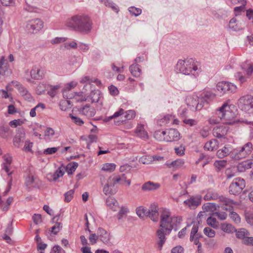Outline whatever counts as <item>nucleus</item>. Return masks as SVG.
I'll list each match as a JSON object with an SVG mask.
<instances>
[{
	"label": "nucleus",
	"mask_w": 253,
	"mask_h": 253,
	"mask_svg": "<svg viewBox=\"0 0 253 253\" xmlns=\"http://www.w3.org/2000/svg\"><path fill=\"white\" fill-rule=\"evenodd\" d=\"M181 221L179 216L172 215L169 210L163 209L160 211V224L156 234L158 239V247L161 250L166 241V236L169 235L172 229L177 230Z\"/></svg>",
	"instance_id": "nucleus-1"
},
{
	"label": "nucleus",
	"mask_w": 253,
	"mask_h": 253,
	"mask_svg": "<svg viewBox=\"0 0 253 253\" xmlns=\"http://www.w3.org/2000/svg\"><path fill=\"white\" fill-rule=\"evenodd\" d=\"M175 69L177 72L186 75H193L197 76L201 72V69L198 64L192 58L179 60Z\"/></svg>",
	"instance_id": "nucleus-2"
},
{
	"label": "nucleus",
	"mask_w": 253,
	"mask_h": 253,
	"mask_svg": "<svg viewBox=\"0 0 253 253\" xmlns=\"http://www.w3.org/2000/svg\"><path fill=\"white\" fill-rule=\"evenodd\" d=\"M67 25L69 27L76 28L84 33L89 32L92 29L91 20L86 15H79L72 17Z\"/></svg>",
	"instance_id": "nucleus-3"
},
{
	"label": "nucleus",
	"mask_w": 253,
	"mask_h": 253,
	"mask_svg": "<svg viewBox=\"0 0 253 253\" xmlns=\"http://www.w3.org/2000/svg\"><path fill=\"white\" fill-rule=\"evenodd\" d=\"M233 109V106L231 107L224 103L217 111L216 114L223 124L231 125L239 122L238 114Z\"/></svg>",
	"instance_id": "nucleus-4"
},
{
	"label": "nucleus",
	"mask_w": 253,
	"mask_h": 253,
	"mask_svg": "<svg viewBox=\"0 0 253 253\" xmlns=\"http://www.w3.org/2000/svg\"><path fill=\"white\" fill-rule=\"evenodd\" d=\"M187 106L192 110H200L208 102L204 97L199 98L195 95L187 96L185 99Z\"/></svg>",
	"instance_id": "nucleus-5"
},
{
	"label": "nucleus",
	"mask_w": 253,
	"mask_h": 253,
	"mask_svg": "<svg viewBox=\"0 0 253 253\" xmlns=\"http://www.w3.org/2000/svg\"><path fill=\"white\" fill-rule=\"evenodd\" d=\"M100 183L103 187V192L106 195H112L117 192L116 182L114 179V175L110 176L107 179L102 177L100 178Z\"/></svg>",
	"instance_id": "nucleus-6"
},
{
	"label": "nucleus",
	"mask_w": 253,
	"mask_h": 253,
	"mask_svg": "<svg viewBox=\"0 0 253 253\" xmlns=\"http://www.w3.org/2000/svg\"><path fill=\"white\" fill-rule=\"evenodd\" d=\"M238 107L242 111L249 114L253 113V96H244L240 97L238 101Z\"/></svg>",
	"instance_id": "nucleus-7"
},
{
	"label": "nucleus",
	"mask_w": 253,
	"mask_h": 253,
	"mask_svg": "<svg viewBox=\"0 0 253 253\" xmlns=\"http://www.w3.org/2000/svg\"><path fill=\"white\" fill-rule=\"evenodd\" d=\"M253 150V145L251 142L246 143L243 146L234 149L232 154L236 159H241L246 158L250 154Z\"/></svg>",
	"instance_id": "nucleus-8"
},
{
	"label": "nucleus",
	"mask_w": 253,
	"mask_h": 253,
	"mask_svg": "<svg viewBox=\"0 0 253 253\" xmlns=\"http://www.w3.org/2000/svg\"><path fill=\"white\" fill-rule=\"evenodd\" d=\"M245 181L243 179H235L229 186L230 194L234 195L240 194L245 187Z\"/></svg>",
	"instance_id": "nucleus-9"
},
{
	"label": "nucleus",
	"mask_w": 253,
	"mask_h": 253,
	"mask_svg": "<svg viewBox=\"0 0 253 253\" xmlns=\"http://www.w3.org/2000/svg\"><path fill=\"white\" fill-rule=\"evenodd\" d=\"M26 27L29 33L36 34L43 27V22L39 19H32L27 22Z\"/></svg>",
	"instance_id": "nucleus-10"
},
{
	"label": "nucleus",
	"mask_w": 253,
	"mask_h": 253,
	"mask_svg": "<svg viewBox=\"0 0 253 253\" xmlns=\"http://www.w3.org/2000/svg\"><path fill=\"white\" fill-rule=\"evenodd\" d=\"M216 89L221 95H223L227 92H235L237 89V86L235 84L229 82H221L217 84Z\"/></svg>",
	"instance_id": "nucleus-11"
},
{
	"label": "nucleus",
	"mask_w": 253,
	"mask_h": 253,
	"mask_svg": "<svg viewBox=\"0 0 253 253\" xmlns=\"http://www.w3.org/2000/svg\"><path fill=\"white\" fill-rule=\"evenodd\" d=\"M180 138V133L176 129H169L166 131V137L164 138V141L167 142L177 141Z\"/></svg>",
	"instance_id": "nucleus-12"
},
{
	"label": "nucleus",
	"mask_w": 253,
	"mask_h": 253,
	"mask_svg": "<svg viewBox=\"0 0 253 253\" xmlns=\"http://www.w3.org/2000/svg\"><path fill=\"white\" fill-rule=\"evenodd\" d=\"M159 213L158 206L157 204H152L147 211V216L149 217L153 221L157 222L159 219Z\"/></svg>",
	"instance_id": "nucleus-13"
},
{
	"label": "nucleus",
	"mask_w": 253,
	"mask_h": 253,
	"mask_svg": "<svg viewBox=\"0 0 253 253\" xmlns=\"http://www.w3.org/2000/svg\"><path fill=\"white\" fill-rule=\"evenodd\" d=\"M98 239L105 244H108L110 241V234L102 228H98L97 230Z\"/></svg>",
	"instance_id": "nucleus-14"
},
{
	"label": "nucleus",
	"mask_w": 253,
	"mask_h": 253,
	"mask_svg": "<svg viewBox=\"0 0 253 253\" xmlns=\"http://www.w3.org/2000/svg\"><path fill=\"white\" fill-rule=\"evenodd\" d=\"M25 137V132L24 130L22 128H19L13 139L14 145L16 147H19L21 142L24 139Z\"/></svg>",
	"instance_id": "nucleus-15"
},
{
	"label": "nucleus",
	"mask_w": 253,
	"mask_h": 253,
	"mask_svg": "<svg viewBox=\"0 0 253 253\" xmlns=\"http://www.w3.org/2000/svg\"><path fill=\"white\" fill-rule=\"evenodd\" d=\"M134 132L135 135L140 138L145 140L148 139V133L145 129L144 125L142 124H138Z\"/></svg>",
	"instance_id": "nucleus-16"
},
{
	"label": "nucleus",
	"mask_w": 253,
	"mask_h": 253,
	"mask_svg": "<svg viewBox=\"0 0 253 253\" xmlns=\"http://www.w3.org/2000/svg\"><path fill=\"white\" fill-rule=\"evenodd\" d=\"M202 201L201 196L197 195L193 196L184 201V203L189 207H197L199 206Z\"/></svg>",
	"instance_id": "nucleus-17"
},
{
	"label": "nucleus",
	"mask_w": 253,
	"mask_h": 253,
	"mask_svg": "<svg viewBox=\"0 0 253 253\" xmlns=\"http://www.w3.org/2000/svg\"><path fill=\"white\" fill-rule=\"evenodd\" d=\"M79 112L80 114L85 116L86 118H90L95 115L96 111L94 108L85 105L79 110Z\"/></svg>",
	"instance_id": "nucleus-18"
},
{
	"label": "nucleus",
	"mask_w": 253,
	"mask_h": 253,
	"mask_svg": "<svg viewBox=\"0 0 253 253\" xmlns=\"http://www.w3.org/2000/svg\"><path fill=\"white\" fill-rule=\"evenodd\" d=\"M64 174L63 169L59 167L53 173H49L47 179L49 181H56L59 177H62Z\"/></svg>",
	"instance_id": "nucleus-19"
},
{
	"label": "nucleus",
	"mask_w": 253,
	"mask_h": 253,
	"mask_svg": "<svg viewBox=\"0 0 253 253\" xmlns=\"http://www.w3.org/2000/svg\"><path fill=\"white\" fill-rule=\"evenodd\" d=\"M160 186V184L158 183L148 181L145 183L142 186L141 189L144 191H151L157 190L159 188Z\"/></svg>",
	"instance_id": "nucleus-20"
},
{
	"label": "nucleus",
	"mask_w": 253,
	"mask_h": 253,
	"mask_svg": "<svg viewBox=\"0 0 253 253\" xmlns=\"http://www.w3.org/2000/svg\"><path fill=\"white\" fill-rule=\"evenodd\" d=\"M219 143L216 139H212L205 143L204 149L209 151H213L218 148Z\"/></svg>",
	"instance_id": "nucleus-21"
},
{
	"label": "nucleus",
	"mask_w": 253,
	"mask_h": 253,
	"mask_svg": "<svg viewBox=\"0 0 253 253\" xmlns=\"http://www.w3.org/2000/svg\"><path fill=\"white\" fill-rule=\"evenodd\" d=\"M114 179L116 183L121 184H126L127 186H129L131 183L130 179H127L126 177L125 174H122L120 175H114Z\"/></svg>",
	"instance_id": "nucleus-22"
},
{
	"label": "nucleus",
	"mask_w": 253,
	"mask_h": 253,
	"mask_svg": "<svg viewBox=\"0 0 253 253\" xmlns=\"http://www.w3.org/2000/svg\"><path fill=\"white\" fill-rule=\"evenodd\" d=\"M227 130L221 126H216L213 129V135L217 138H221L225 135Z\"/></svg>",
	"instance_id": "nucleus-23"
},
{
	"label": "nucleus",
	"mask_w": 253,
	"mask_h": 253,
	"mask_svg": "<svg viewBox=\"0 0 253 253\" xmlns=\"http://www.w3.org/2000/svg\"><path fill=\"white\" fill-rule=\"evenodd\" d=\"M232 151L228 145H225L216 152V156L219 158H223L228 156Z\"/></svg>",
	"instance_id": "nucleus-24"
},
{
	"label": "nucleus",
	"mask_w": 253,
	"mask_h": 253,
	"mask_svg": "<svg viewBox=\"0 0 253 253\" xmlns=\"http://www.w3.org/2000/svg\"><path fill=\"white\" fill-rule=\"evenodd\" d=\"M220 229L224 232L228 234L233 233L236 231V229L233 225L226 222L221 224Z\"/></svg>",
	"instance_id": "nucleus-25"
},
{
	"label": "nucleus",
	"mask_w": 253,
	"mask_h": 253,
	"mask_svg": "<svg viewBox=\"0 0 253 253\" xmlns=\"http://www.w3.org/2000/svg\"><path fill=\"white\" fill-rule=\"evenodd\" d=\"M26 182L28 185H31L33 187H39L41 185V181L39 179L33 175L27 178Z\"/></svg>",
	"instance_id": "nucleus-26"
},
{
	"label": "nucleus",
	"mask_w": 253,
	"mask_h": 253,
	"mask_svg": "<svg viewBox=\"0 0 253 253\" xmlns=\"http://www.w3.org/2000/svg\"><path fill=\"white\" fill-rule=\"evenodd\" d=\"M107 206L114 211H116L119 208L118 202L112 197H109L106 200Z\"/></svg>",
	"instance_id": "nucleus-27"
},
{
	"label": "nucleus",
	"mask_w": 253,
	"mask_h": 253,
	"mask_svg": "<svg viewBox=\"0 0 253 253\" xmlns=\"http://www.w3.org/2000/svg\"><path fill=\"white\" fill-rule=\"evenodd\" d=\"M18 89L20 94L25 99L29 101L32 100L33 98L31 93L23 86L22 85H18Z\"/></svg>",
	"instance_id": "nucleus-28"
},
{
	"label": "nucleus",
	"mask_w": 253,
	"mask_h": 253,
	"mask_svg": "<svg viewBox=\"0 0 253 253\" xmlns=\"http://www.w3.org/2000/svg\"><path fill=\"white\" fill-rule=\"evenodd\" d=\"M184 164V161L182 159H177L170 163L167 164L169 168H172L174 169H177L182 167Z\"/></svg>",
	"instance_id": "nucleus-29"
},
{
	"label": "nucleus",
	"mask_w": 253,
	"mask_h": 253,
	"mask_svg": "<svg viewBox=\"0 0 253 253\" xmlns=\"http://www.w3.org/2000/svg\"><path fill=\"white\" fill-rule=\"evenodd\" d=\"M219 198L218 194L212 189H208L206 191V193L204 196V199L205 201L214 200Z\"/></svg>",
	"instance_id": "nucleus-30"
},
{
	"label": "nucleus",
	"mask_w": 253,
	"mask_h": 253,
	"mask_svg": "<svg viewBox=\"0 0 253 253\" xmlns=\"http://www.w3.org/2000/svg\"><path fill=\"white\" fill-rule=\"evenodd\" d=\"M225 210L229 211V217L234 223L239 224L241 222V217L237 213L227 208Z\"/></svg>",
	"instance_id": "nucleus-31"
},
{
	"label": "nucleus",
	"mask_w": 253,
	"mask_h": 253,
	"mask_svg": "<svg viewBox=\"0 0 253 253\" xmlns=\"http://www.w3.org/2000/svg\"><path fill=\"white\" fill-rule=\"evenodd\" d=\"M129 71L132 75L135 77H139L141 74V70L138 65L134 63L129 67Z\"/></svg>",
	"instance_id": "nucleus-32"
},
{
	"label": "nucleus",
	"mask_w": 253,
	"mask_h": 253,
	"mask_svg": "<svg viewBox=\"0 0 253 253\" xmlns=\"http://www.w3.org/2000/svg\"><path fill=\"white\" fill-rule=\"evenodd\" d=\"M62 225L61 222H56L55 225L49 229L48 232L51 236L56 235L62 229Z\"/></svg>",
	"instance_id": "nucleus-33"
},
{
	"label": "nucleus",
	"mask_w": 253,
	"mask_h": 253,
	"mask_svg": "<svg viewBox=\"0 0 253 253\" xmlns=\"http://www.w3.org/2000/svg\"><path fill=\"white\" fill-rule=\"evenodd\" d=\"M116 168V164L114 163H105L102 165L101 167V170L106 172H112Z\"/></svg>",
	"instance_id": "nucleus-34"
},
{
	"label": "nucleus",
	"mask_w": 253,
	"mask_h": 253,
	"mask_svg": "<svg viewBox=\"0 0 253 253\" xmlns=\"http://www.w3.org/2000/svg\"><path fill=\"white\" fill-rule=\"evenodd\" d=\"M73 97L78 102L86 101L87 99L88 96L83 91L79 92H75Z\"/></svg>",
	"instance_id": "nucleus-35"
},
{
	"label": "nucleus",
	"mask_w": 253,
	"mask_h": 253,
	"mask_svg": "<svg viewBox=\"0 0 253 253\" xmlns=\"http://www.w3.org/2000/svg\"><path fill=\"white\" fill-rule=\"evenodd\" d=\"M202 209L204 212H213L216 210L217 208L215 204L212 203H207L203 205Z\"/></svg>",
	"instance_id": "nucleus-36"
},
{
	"label": "nucleus",
	"mask_w": 253,
	"mask_h": 253,
	"mask_svg": "<svg viewBox=\"0 0 253 253\" xmlns=\"http://www.w3.org/2000/svg\"><path fill=\"white\" fill-rule=\"evenodd\" d=\"M47 87L48 89V94L51 97H53L56 94L58 89L61 87V85L60 84L48 85Z\"/></svg>",
	"instance_id": "nucleus-37"
},
{
	"label": "nucleus",
	"mask_w": 253,
	"mask_h": 253,
	"mask_svg": "<svg viewBox=\"0 0 253 253\" xmlns=\"http://www.w3.org/2000/svg\"><path fill=\"white\" fill-rule=\"evenodd\" d=\"M219 201L225 206L232 207L233 205H237L238 203L232 200L223 196L219 197Z\"/></svg>",
	"instance_id": "nucleus-38"
},
{
	"label": "nucleus",
	"mask_w": 253,
	"mask_h": 253,
	"mask_svg": "<svg viewBox=\"0 0 253 253\" xmlns=\"http://www.w3.org/2000/svg\"><path fill=\"white\" fill-rule=\"evenodd\" d=\"M12 134V131L8 126H0V136L4 138H6Z\"/></svg>",
	"instance_id": "nucleus-39"
},
{
	"label": "nucleus",
	"mask_w": 253,
	"mask_h": 253,
	"mask_svg": "<svg viewBox=\"0 0 253 253\" xmlns=\"http://www.w3.org/2000/svg\"><path fill=\"white\" fill-rule=\"evenodd\" d=\"M206 222L209 226L214 229H217L218 227V222L215 218L211 216L207 219Z\"/></svg>",
	"instance_id": "nucleus-40"
},
{
	"label": "nucleus",
	"mask_w": 253,
	"mask_h": 253,
	"mask_svg": "<svg viewBox=\"0 0 253 253\" xmlns=\"http://www.w3.org/2000/svg\"><path fill=\"white\" fill-rule=\"evenodd\" d=\"M78 164L76 162L70 163L66 167V171L68 174H72L76 169Z\"/></svg>",
	"instance_id": "nucleus-41"
},
{
	"label": "nucleus",
	"mask_w": 253,
	"mask_h": 253,
	"mask_svg": "<svg viewBox=\"0 0 253 253\" xmlns=\"http://www.w3.org/2000/svg\"><path fill=\"white\" fill-rule=\"evenodd\" d=\"M40 72L41 70L39 68H33L30 72V75L32 79L39 80L42 78V75L40 74Z\"/></svg>",
	"instance_id": "nucleus-42"
},
{
	"label": "nucleus",
	"mask_w": 253,
	"mask_h": 253,
	"mask_svg": "<svg viewBox=\"0 0 253 253\" xmlns=\"http://www.w3.org/2000/svg\"><path fill=\"white\" fill-rule=\"evenodd\" d=\"M147 210L142 206L139 207L136 209L137 215L140 218H143L147 215Z\"/></svg>",
	"instance_id": "nucleus-43"
},
{
	"label": "nucleus",
	"mask_w": 253,
	"mask_h": 253,
	"mask_svg": "<svg viewBox=\"0 0 253 253\" xmlns=\"http://www.w3.org/2000/svg\"><path fill=\"white\" fill-rule=\"evenodd\" d=\"M226 165L227 161L226 160H216L214 163V166L218 170L223 169Z\"/></svg>",
	"instance_id": "nucleus-44"
},
{
	"label": "nucleus",
	"mask_w": 253,
	"mask_h": 253,
	"mask_svg": "<svg viewBox=\"0 0 253 253\" xmlns=\"http://www.w3.org/2000/svg\"><path fill=\"white\" fill-rule=\"evenodd\" d=\"M237 238L244 239L249 235V232L245 229H241L236 234Z\"/></svg>",
	"instance_id": "nucleus-45"
},
{
	"label": "nucleus",
	"mask_w": 253,
	"mask_h": 253,
	"mask_svg": "<svg viewBox=\"0 0 253 253\" xmlns=\"http://www.w3.org/2000/svg\"><path fill=\"white\" fill-rule=\"evenodd\" d=\"M204 234L209 238H213L215 236V231L209 227H206L203 230Z\"/></svg>",
	"instance_id": "nucleus-46"
},
{
	"label": "nucleus",
	"mask_w": 253,
	"mask_h": 253,
	"mask_svg": "<svg viewBox=\"0 0 253 253\" xmlns=\"http://www.w3.org/2000/svg\"><path fill=\"white\" fill-rule=\"evenodd\" d=\"M155 138L159 140H164V138L166 137V131L158 130L154 133Z\"/></svg>",
	"instance_id": "nucleus-47"
},
{
	"label": "nucleus",
	"mask_w": 253,
	"mask_h": 253,
	"mask_svg": "<svg viewBox=\"0 0 253 253\" xmlns=\"http://www.w3.org/2000/svg\"><path fill=\"white\" fill-rule=\"evenodd\" d=\"M78 47V43L75 41L67 42L64 43V47L68 49H76Z\"/></svg>",
	"instance_id": "nucleus-48"
},
{
	"label": "nucleus",
	"mask_w": 253,
	"mask_h": 253,
	"mask_svg": "<svg viewBox=\"0 0 253 253\" xmlns=\"http://www.w3.org/2000/svg\"><path fill=\"white\" fill-rule=\"evenodd\" d=\"M237 21L236 18H232L231 19L229 23V27L232 29L234 31H236L239 30V27L238 25V24L237 23Z\"/></svg>",
	"instance_id": "nucleus-49"
},
{
	"label": "nucleus",
	"mask_w": 253,
	"mask_h": 253,
	"mask_svg": "<svg viewBox=\"0 0 253 253\" xmlns=\"http://www.w3.org/2000/svg\"><path fill=\"white\" fill-rule=\"evenodd\" d=\"M67 39L65 37H56L50 41V43L52 44H58L65 42Z\"/></svg>",
	"instance_id": "nucleus-50"
},
{
	"label": "nucleus",
	"mask_w": 253,
	"mask_h": 253,
	"mask_svg": "<svg viewBox=\"0 0 253 253\" xmlns=\"http://www.w3.org/2000/svg\"><path fill=\"white\" fill-rule=\"evenodd\" d=\"M236 80L238 81L241 84H243L247 81V78L244 76L241 72H238L235 75Z\"/></svg>",
	"instance_id": "nucleus-51"
},
{
	"label": "nucleus",
	"mask_w": 253,
	"mask_h": 253,
	"mask_svg": "<svg viewBox=\"0 0 253 253\" xmlns=\"http://www.w3.org/2000/svg\"><path fill=\"white\" fill-rule=\"evenodd\" d=\"M128 11L133 15L137 16L139 15L142 12L141 9L135 7L134 6H131L128 8Z\"/></svg>",
	"instance_id": "nucleus-52"
},
{
	"label": "nucleus",
	"mask_w": 253,
	"mask_h": 253,
	"mask_svg": "<svg viewBox=\"0 0 253 253\" xmlns=\"http://www.w3.org/2000/svg\"><path fill=\"white\" fill-rule=\"evenodd\" d=\"M128 212V209L127 207L123 206L121 208L118 215V219L122 218L124 215L126 214Z\"/></svg>",
	"instance_id": "nucleus-53"
},
{
	"label": "nucleus",
	"mask_w": 253,
	"mask_h": 253,
	"mask_svg": "<svg viewBox=\"0 0 253 253\" xmlns=\"http://www.w3.org/2000/svg\"><path fill=\"white\" fill-rule=\"evenodd\" d=\"M183 122L184 124L190 126H193L198 124V121L195 119L186 118L183 120Z\"/></svg>",
	"instance_id": "nucleus-54"
},
{
	"label": "nucleus",
	"mask_w": 253,
	"mask_h": 253,
	"mask_svg": "<svg viewBox=\"0 0 253 253\" xmlns=\"http://www.w3.org/2000/svg\"><path fill=\"white\" fill-rule=\"evenodd\" d=\"M59 149V147L48 148L44 150L43 154L44 155H51L55 154Z\"/></svg>",
	"instance_id": "nucleus-55"
},
{
	"label": "nucleus",
	"mask_w": 253,
	"mask_h": 253,
	"mask_svg": "<svg viewBox=\"0 0 253 253\" xmlns=\"http://www.w3.org/2000/svg\"><path fill=\"white\" fill-rule=\"evenodd\" d=\"M136 113L134 110H128L125 112V117L126 120H132L135 117Z\"/></svg>",
	"instance_id": "nucleus-56"
},
{
	"label": "nucleus",
	"mask_w": 253,
	"mask_h": 253,
	"mask_svg": "<svg viewBox=\"0 0 253 253\" xmlns=\"http://www.w3.org/2000/svg\"><path fill=\"white\" fill-rule=\"evenodd\" d=\"M202 236L200 234H197L196 236L193 237V239H190V241L193 242L195 245L198 246V248L199 250L202 246L201 243L199 242V239Z\"/></svg>",
	"instance_id": "nucleus-57"
},
{
	"label": "nucleus",
	"mask_w": 253,
	"mask_h": 253,
	"mask_svg": "<svg viewBox=\"0 0 253 253\" xmlns=\"http://www.w3.org/2000/svg\"><path fill=\"white\" fill-rule=\"evenodd\" d=\"M24 121L21 119L14 120L9 122V125L13 127H16L17 126H20L23 124Z\"/></svg>",
	"instance_id": "nucleus-58"
},
{
	"label": "nucleus",
	"mask_w": 253,
	"mask_h": 253,
	"mask_svg": "<svg viewBox=\"0 0 253 253\" xmlns=\"http://www.w3.org/2000/svg\"><path fill=\"white\" fill-rule=\"evenodd\" d=\"M174 150L177 155L183 156L185 153V147L184 145H181L177 147H175Z\"/></svg>",
	"instance_id": "nucleus-59"
},
{
	"label": "nucleus",
	"mask_w": 253,
	"mask_h": 253,
	"mask_svg": "<svg viewBox=\"0 0 253 253\" xmlns=\"http://www.w3.org/2000/svg\"><path fill=\"white\" fill-rule=\"evenodd\" d=\"M2 5L4 6H14L15 5V0H0Z\"/></svg>",
	"instance_id": "nucleus-60"
},
{
	"label": "nucleus",
	"mask_w": 253,
	"mask_h": 253,
	"mask_svg": "<svg viewBox=\"0 0 253 253\" xmlns=\"http://www.w3.org/2000/svg\"><path fill=\"white\" fill-rule=\"evenodd\" d=\"M92 103L98 102L99 99V94L97 91H92L90 94Z\"/></svg>",
	"instance_id": "nucleus-61"
},
{
	"label": "nucleus",
	"mask_w": 253,
	"mask_h": 253,
	"mask_svg": "<svg viewBox=\"0 0 253 253\" xmlns=\"http://www.w3.org/2000/svg\"><path fill=\"white\" fill-rule=\"evenodd\" d=\"M74 194V190H70L65 194V201L69 202L71 201Z\"/></svg>",
	"instance_id": "nucleus-62"
},
{
	"label": "nucleus",
	"mask_w": 253,
	"mask_h": 253,
	"mask_svg": "<svg viewBox=\"0 0 253 253\" xmlns=\"http://www.w3.org/2000/svg\"><path fill=\"white\" fill-rule=\"evenodd\" d=\"M79 50L82 52H87L89 49V45L84 43L80 42L78 44Z\"/></svg>",
	"instance_id": "nucleus-63"
},
{
	"label": "nucleus",
	"mask_w": 253,
	"mask_h": 253,
	"mask_svg": "<svg viewBox=\"0 0 253 253\" xmlns=\"http://www.w3.org/2000/svg\"><path fill=\"white\" fill-rule=\"evenodd\" d=\"M245 218L247 222L251 226H253V213L251 212L246 213Z\"/></svg>",
	"instance_id": "nucleus-64"
}]
</instances>
